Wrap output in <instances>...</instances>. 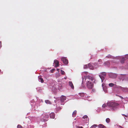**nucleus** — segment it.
<instances>
[{
  "label": "nucleus",
  "instance_id": "54",
  "mask_svg": "<svg viewBox=\"0 0 128 128\" xmlns=\"http://www.w3.org/2000/svg\"><path fill=\"white\" fill-rule=\"evenodd\" d=\"M31 105L32 106V104H31Z\"/></svg>",
  "mask_w": 128,
  "mask_h": 128
},
{
  "label": "nucleus",
  "instance_id": "21",
  "mask_svg": "<svg viewBox=\"0 0 128 128\" xmlns=\"http://www.w3.org/2000/svg\"><path fill=\"white\" fill-rule=\"evenodd\" d=\"M69 85L72 89H74V86L72 82L70 81L69 82Z\"/></svg>",
  "mask_w": 128,
  "mask_h": 128
},
{
  "label": "nucleus",
  "instance_id": "9",
  "mask_svg": "<svg viewBox=\"0 0 128 128\" xmlns=\"http://www.w3.org/2000/svg\"><path fill=\"white\" fill-rule=\"evenodd\" d=\"M61 60L62 61L64 64L65 65H67L68 63V60L66 58V57H62L61 58Z\"/></svg>",
  "mask_w": 128,
  "mask_h": 128
},
{
  "label": "nucleus",
  "instance_id": "50",
  "mask_svg": "<svg viewBox=\"0 0 128 128\" xmlns=\"http://www.w3.org/2000/svg\"><path fill=\"white\" fill-rule=\"evenodd\" d=\"M67 77L66 76L64 78L65 79H66L67 78Z\"/></svg>",
  "mask_w": 128,
  "mask_h": 128
},
{
  "label": "nucleus",
  "instance_id": "53",
  "mask_svg": "<svg viewBox=\"0 0 128 128\" xmlns=\"http://www.w3.org/2000/svg\"><path fill=\"white\" fill-rule=\"evenodd\" d=\"M122 115H124L126 117V116H126V115H124V114H122Z\"/></svg>",
  "mask_w": 128,
  "mask_h": 128
},
{
  "label": "nucleus",
  "instance_id": "49",
  "mask_svg": "<svg viewBox=\"0 0 128 128\" xmlns=\"http://www.w3.org/2000/svg\"><path fill=\"white\" fill-rule=\"evenodd\" d=\"M39 101L41 102H43L42 100H39Z\"/></svg>",
  "mask_w": 128,
  "mask_h": 128
},
{
  "label": "nucleus",
  "instance_id": "5",
  "mask_svg": "<svg viewBox=\"0 0 128 128\" xmlns=\"http://www.w3.org/2000/svg\"><path fill=\"white\" fill-rule=\"evenodd\" d=\"M36 99L38 102H34L32 106V109L34 110H36L38 109V107L40 105L38 102V98H36Z\"/></svg>",
  "mask_w": 128,
  "mask_h": 128
},
{
  "label": "nucleus",
  "instance_id": "18",
  "mask_svg": "<svg viewBox=\"0 0 128 128\" xmlns=\"http://www.w3.org/2000/svg\"><path fill=\"white\" fill-rule=\"evenodd\" d=\"M92 64H93L95 69L96 68L99 67L100 66L99 65V64L98 63H93Z\"/></svg>",
  "mask_w": 128,
  "mask_h": 128
},
{
  "label": "nucleus",
  "instance_id": "3",
  "mask_svg": "<svg viewBox=\"0 0 128 128\" xmlns=\"http://www.w3.org/2000/svg\"><path fill=\"white\" fill-rule=\"evenodd\" d=\"M66 97L64 96H62L60 98H57L56 100H55L54 101L55 102H56L57 101L58 102H60L61 105H64V101L66 100Z\"/></svg>",
  "mask_w": 128,
  "mask_h": 128
},
{
  "label": "nucleus",
  "instance_id": "37",
  "mask_svg": "<svg viewBox=\"0 0 128 128\" xmlns=\"http://www.w3.org/2000/svg\"><path fill=\"white\" fill-rule=\"evenodd\" d=\"M88 66L86 64V65H85L84 66V68L86 69V68H88Z\"/></svg>",
  "mask_w": 128,
  "mask_h": 128
},
{
  "label": "nucleus",
  "instance_id": "36",
  "mask_svg": "<svg viewBox=\"0 0 128 128\" xmlns=\"http://www.w3.org/2000/svg\"><path fill=\"white\" fill-rule=\"evenodd\" d=\"M60 72L61 74L62 75L64 74H65L64 72L62 70H60Z\"/></svg>",
  "mask_w": 128,
  "mask_h": 128
},
{
  "label": "nucleus",
  "instance_id": "47",
  "mask_svg": "<svg viewBox=\"0 0 128 128\" xmlns=\"http://www.w3.org/2000/svg\"><path fill=\"white\" fill-rule=\"evenodd\" d=\"M57 71H58V73H59V69L58 68H57L56 69Z\"/></svg>",
  "mask_w": 128,
  "mask_h": 128
},
{
  "label": "nucleus",
  "instance_id": "48",
  "mask_svg": "<svg viewBox=\"0 0 128 128\" xmlns=\"http://www.w3.org/2000/svg\"><path fill=\"white\" fill-rule=\"evenodd\" d=\"M77 128H83L82 126L80 127V126H78V127H77Z\"/></svg>",
  "mask_w": 128,
  "mask_h": 128
},
{
  "label": "nucleus",
  "instance_id": "23",
  "mask_svg": "<svg viewBox=\"0 0 128 128\" xmlns=\"http://www.w3.org/2000/svg\"><path fill=\"white\" fill-rule=\"evenodd\" d=\"M38 79L39 82H41V83H43L44 82L43 79L42 78L41 76H39L38 77Z\"/></svg>",
  "mask_w": 128,
  "mask_h": 128
},
{
  "label": "nucleus",
  "instance_id": "34",
  "mask_svg": "<svg viewBox=\"0 0 128 128\" xmlns=\"http://www.w3.org/2000/svg\"><path fill=\"white\" fill-rule=\"evenodd\" d=\"M60 76V74L59 73H57L56 74V78H57L59 77Z\"/></svg>",
  "mask_w": 128,
  "mask_h": 128
},
{
  "label": "nucleus",
  "instance_id": "29",
  "mask_svg": "<svg viewBox=\"0 0 128 128\" xmlns=\"http://www.w3.org/2000/svg\"><path fill=\"white\" fill-rule=\"evenodd\" d=\"M45 102L47 104H51L50 102L48 100H46L45 101Z\"/></svg>",
  "mask_w": 128,
  "mask_h": 128
},
{
  "label": "nucleus",
  "instance_id": "19",
  "mask_svg": "<svg viewBox=\"0 0 128 128\" xmlns=\"http://www.w3.org/2000/svg\"><path fill=\"white\" fill-rule=\"evenodd\" d=\"M102 87L103 90H104V92H105V93L107 92L108 91L106 88L104 86V84H102Z\"/></svg>",
  "mask_w": 128,
  "mask_h": 128
},
{
  "label": "nucleus",
  "instance_id": "40",
  "mask_svg": "<svg viewBox=\"0 0 128 128\" xmlns=\"http://www.w3.org/2000/svg\"><path fill=\"white\" fill-rule=\"evenodd\" d=\"M49 75L48 74L47 75L44 76V77L46 78H47L49 77Z\"/></svg>",
  "mask_w": 128,
  "mask_h": 128
},
{
  "label": "nucleus",
  "instance_id": "31",
  "mask_svg": "<svg viewBox=\"0 0 128 128\" xmlns=\"http://www.w3.org/2000/svg\"><path fill=\"white\" fill-rule=\"evenodd\" d=\"M115 84L112 83H110L108 85L110 87H113Z\"/></svg>",
  "mask_w": 128,
  "mask_h": 128
},
{
  "label": "nucleus",
  "instance_id": "24",
  "mask_svg": "<svg viewBox=\"0 0 128 128\" xmlns=\"http://www.w3.org/2000/svg\"><path fill=\"white\" fill-rule=\"evenodd\" d=\"M57 89H58L60 90H61L62 88V86L60 85H59L58 84V85H57Z\"/></svg>",
  "mask_w": 128,
  "mask_h": 128
},
{
  "label": "nucleus",
  "instance_id": "46",
  "mask_svg": "<svg viewBox=\"0 0 128 128\" xmlns=\"http://www.w3.org/2000/svg\"><path fill=\"white\" fill-rule=\"evenodd\" d=\"M3 74V72H1V70H0V74Z\"/></svg>",
  "mask_w": 128,
  "mask_h": 128
},
{
  "label": "nucleus",
  "instance_id": "2",
  "mask_svg": "<svg viewBox=\"0 0 128 128\" xmlns=\"http://www.w3.org/2000/svg\"><path fill=\"white\" fill-rule=\"evenodd\" d=\"M118 104L116 102H110L107 103V106L110 108V110H115L117 108Z\"/></svg>",
  "mask_w": 128,
  "mask_h": 128
},
{
  "label": "nucleus",
  "instance_id": "28",
  "mask_svg": "<svg viewBox=\"0 0 128 128\" xmlns=\"http://www.w3.org/2000/svg\"><path fill=\"white\" fill-rule=\"evenodd\" d=\"M37 90V91L39 92H41L42 91V90L40 88H36Z\"/></svg>",
  "mask_w": 128,
  "mask_h": 128
},
{
  "label": "nucleus",
  "instance_id": "20",
  "mask_svg": "<svg viewBox=\"0 0 128 128\" xmlns=\"http://www.w3.org/2000/svg\"><path fill=\"white\" fill-rule=\"evenodd\" d=\"M50 115L51 118H54L55 114L54 112H51L50 114Z\"/></svg>",
  "mask_w": 128,
  "mask_h": 128
},
{
  "label": "nucleus",
  "instance_id": "13",
  "mask_svg": "<svg viewBox=\"0 0 128 128\" xmlns=\"http://www.w3.org/2000/svg\"><path fill=\"white\" fill-rule=\"evenodd\" d=\"M110 61L108 60L107 61L105 62L104 63L103 65L104 66H107L108 67H109L110 66Z\"/></svg>",
  "mask_w": 128,
  "mask_h": 128
},
{
  "label": "nucleus",
  "instance_id": "4",
  "mask_svg": "<svg viewBox=\"0 0 128 128\" xmlns=\"http://www.w3.org/2000/svg\"><path fill=\"white\" fill-rule=\"evenodd\" d=\"M48 118V115L45 113L42 114L40 116L41 120L42 122H45L46 121Z\"/></svg>",
  "mask_w": 128,
  "mask_h": 128
},
{
  "label": "nucleus",
  "instance_id": "39",
  "mask_svg": "<svg viewBox=\"0 0 128 128\" xmlns=\"http://www.w3.org/2000/svg\"><path fill=\"white\" fill-rule=\"evenodd\" d=\"M17 128H22V126L20 124L18 125Z\"/></svg>",
  "mask_w": 128,
  "mask_h": 128
},
{
  "label": "nucleus",
  "instance_id": "14",
  "mask_svg": "<svg viewBox=\"0 0 128 128\" xmlns=\"http://www.w3.org/2000/svg\"><path fill=\"white\" fill-rule=\"evenodd\" d=\"M93 63H89L88 64V66L89 68L92 70H93L95 69L93 64H92Z\"/></svg>",
  "mask_w": 128,
  "mask_h": 128
},
{
  "label": "nucleus",
  "instance_id": "35",
  "mask_svg": "<svg viewBox=\"0 0 128 128\" xmlns=\"http://www.w3.org/2000/svg\"><path fill=\"white\" fill-rule=\"evenodd\" d=\"M88 74V72H84L82 73V75H84V74L87 75Z\"/></svg>",
  "mask_w": 128,
  "mask_h": 128
},
{
  "label": "nucleus",
  "instance_id": "43",
  "mask_svg": "<svg viewBox=\"0 0 128 128\" xmlns=\"http://www.w3.org/2000/svg\"><path fill=\"white\" fill-rule=\"evenodd\" d=\"M55 70L54 69H53L51 70V72L53 73L54 72V71Z\"/></svg>",
  "mask_w": 128,
  "mask_h": 128
},
{
  "label": "nucleus",
  "instance_id": "51",
  "mask_svg": "<svg viewBox=\"0 0 128 128\" xmlns=\"http://www.w3.org/2000/svg\"><path fill=\"white\" fill-rule=\"evenodd\" d=\"M121 99H124V98H123L122 97V96H121Z\"/></svg>",
  "mask_w": 128,
  "mask_h": 128
},
{
  "label": "nucleus",
  "instance_id": "7",
  "mask_svg": "<svg viewBox=\"0 0 128 128\" xmlns=\"http://www.w3.org/2000/svg\"><path fill=\"white\" fill-rule=\"evenodd\" d=\"M122 56H116V57H114L110 54H108L106 56V58H108L112 59H119L121 58H122Z\"/></svg>",
  "mask_w": 128,
  "mask_h": 128
},
{
  "label": "nucleus",
  "instance_id": "38",
  "mask_svg": "<svg viewBox=\"0 0 128 128\" xmlns=\"http://www.w3.org/2000/svg\"><path fill=\"white\" fill-rule=\"evenodd\" d=\"M128 98L126 97L125 98H124V100H125L126 101H127L128 102Z\"/></svg>",
  "mask_w": 128,
  "mask_h": 128
},
{
  "label": "nucleus",
  "instance_id": "17",
  "mask_svg": "<svg viewBox=\"0 0 128 128\" xmlns=\"http://www.w3.org/2000/svg\"><path fill=\"white\" fill-rule=\"evenodd\" d=\"M86 97L84 98L85 100H86L88 101H90L92 100V98L91 97L89 96L87 94L86 95Z\"/></svg>",
  "mask_w": 128,
  "mask_h": 128
},
{
  "label": "nucleus",
  "instance_id": "15",
  "mask_svg": "<svg viewBox=\"0 0 128 128\" xmlns=\"http://www.w3.org/2000/svg\"><path fill=\"white\" fill-rule=\"evenodd\" d=\"M117 87L124 92H126L128 90V88H123L119 86H118V87Z\"/></svg>",
  "mask_w": 128,
  "mask_h": 128
},
{
  "label": "nucleus",
  "instance_id": "16",
  "mask_svg": "<svg viewBox=\"0 0 128 128\" xmlns=\"http://www.w3.org/2000/svg\"><path fill=\"white\" fill-rule=\"evenodd\" d=\"M54 64H55V66L56 67H57L59 66V62L57 60H55L54 61Z\"/></svg>",
  "mask_w": 128,
  "mask_h": 128
},
{
  "label": "nucleus",
  "instance_id": "8",
  "mask_svg": "<svg viewBox=\"0 0 128 128\" xmlns=\"http://www.w3.org/2000/svg\"><path fill=\"white\" fill-rule=\"evenodd\" d=\"M108 76L110 78L115 79L116 78L117 76V74L112 72H110L108 73Z\"/></svg>",
  "mask_w": 128,
  "mask_h": 128
},
{
  "label": "nucleus",
  "instance_id": "30",
  "mask_svg": "<svg viewBox=\"0 0 128 128\" xmlns=\"http://www.w3.org/2000/svg\"><path fill=\"white\" fill-rule=\"evenodd\" d=\"M97 126V124H94L90 128H95Z\"/></svg>",
  "mask_w": 128,
  "mask_h": 128
},
{
  "label": "nucleus",
  "instance_id": "25",
  "mask_svg": "<svg viewBox=\"0 0 128 128\" xmlns=\"http://www.w3.org/2000/svg\"><path fill=\"white\" fill-rule=\"evenodd\" d=\"M98 127L100 128H106V127L102 124H100L98 126Z\"/></svg>",
  "mask_w": 128,
  "mask_h": 128
},
{
  "label": "nucleus",
  "instance_id": "33",
  "mask_svg": "<svg viewBox=\"0 0 128 128\" xmlns=\"http://www.w3.org/2000/svg\"><path fill=\"white\" fill-rule=\"evenodd\" d=\"M98 62H99L98 64H101L102 63V61L101 59H99L98 60Z\"/></svg>",
  "mask_w": 128,
  "mask_h": 128
},
{
  "label": "nucleus",
  "instance_id": "41",
  "mask_svg": "<svg viewBox=\"0 0 128 128\" xmlns=\"http://www.w3.org/2000/svg\"><path fill=\"white\" fill-rule=\"evenodd\" d=\"M106 107V105L105 104H104L102 105V107L103 108H105Z\"/></svg>",
  "mask_w": 128,
  "mask_h": 128
},
{
  "label": "nucleus",
  "instance_id": "52",
  "mask_svg": "<svg viewBox=\"0 0 128 128\" xmlns=\"http://www.w3.org/2000/svg\"><path fill=\"white\" fill-rule=\"evenodd\" d=\"M119 126L120 128H122L120 126Z\"/></svg>",
  "mask_w": 128,
  "mask_h": 128
},
{
  "label": "nucleus",
  "instance_id": "11",
  "mask_svg": "<svg viewBox=\"0 0 128 128\" xmlns=\"http://www.w3.org/2000/svg\"><path fill=\"white\" fill-rule=\"evenodd\" d=\"M126 59H128V54H126L124 56H122L121 60V63H123L124 61Z\"/></svg>",
  "mask_w": 128,
  "mask_h": 128
},
{
  "label": "nucleus",
  "instance_id": "6",
  "mask_svg": "<svg viewBox=\"0 0 128 128\" xmlns=\"http://www.w3.org/2000/svg\"><path fill=\"white\" fill-rule=\"evenodd\" d=\"M106 73L105 72H101L99 75V76L102 82H103L104 80V77L106 76Z\"/></svg>",
  "mask_w": 128,
  "mask_h": 128
},
{
  "label": "nucleus",
  "instance_id": "45",
  "mask_svg": "<svg viewBox=\"0 0 128 128\" xmlns=\"http://www.w3.org/2000/svg\"><path fill=\"white\" fill-rule=\"evenodd\" d=\"M2 47V42L1 41L0 42V48Z\"/></svg>",
  "mask_w": 128,
  "mask_h": 128
},
{
  "label": "nucleus",
  "instance_id": "27",
  "mask_svg": "<svg viewBox=\"0 0 128 128\" xmlns=\"http://www.w3.org/2000/svg\"><path fill=\"white\" fill-rule=\"evenodd\" d=\"M88 116L86 115H85L82 118H83L85 119V120H86L87 121L88 120Z\"/></svg>",
  "mask_w": 128,
  "mask_h": 128
},
{
  "label": "nucleus",
  "instance_id": "1",
  "mask_svg": "<svg viewBox=\"0 0 128 128\" xmlns=\"http://www.w3.org/2000/svg\"><path fill=\"white\" fill-rule=\"evenodd\" d=\"M82 86L84 88V84H86L87 88L89 89H92L94 86L92 82L94 80V78L92 76L89 75L84 76V78L82 77Z\"/></svg>",
  "mask_w": 128,
  "mask_h": 128
},
{
  "label": "nucleus",
  "instance_id": "26",
  "mask_svg": "<svg viewBox=\"0 0 128 128\" xmlns=\"http://www.w3.org/2000/svg\"><path fill=\"white\" fill-rule=\"evenodd\" d=\"M76 113V110H75L73 112L72 114V116L73 117H75V116Z\"/></svg>",
  "mask_w": 128,
  "mask_h": 128
},
{
  "label": "nucleus",
  "instance_id": "44",
  "mask_svg": "<svg viewBox=\"0 0 128 128\" xmlns=\"http://www.w3.org/2000/svg\"><path fill=\"white\" fill-rule=\"evenodd\" d=\"M95 90L94 89H93L92 90V92H95Z\"/></svg>",
  "mask_w": 128,
  "mask_h": 128
},
{
  "label": "nucleus",
  "instance_id": "10",
  "mask_svg": "<svg viewBox=\"0 0 128 128\" xmlns=\"http://www.w3.org/2000/svg\"><path fill=\"white\" fill-rule=\"evenodd\" d=\"M57 85L58 84H52V90L53 92H54L57 89Z\"/></svg>",
  "mask_w": 128,
  "mask_h": 128
},
{
  "label": "nucleus",
  "instance_id": "32",
  "mask_svg": "<svg viewBox=\"0 0 128 128\" xmlns=\"http://www.w3.org/2000/svg\"><path fill=\"white\" fill-rule=\"evenodd\" d=\"M106 122L107 123H109L110 121V120L109 118H107L106 119Z\"/></svg>",
  "mask_w": 128,
  "mask_h": 128
},
{
  "label": "nucleus",
  "instance_id": "22",
  "mask_svg": "<svg viewBox=\"0 0 128 128\" xmlns=\"http://www.w3.org/2000/svg\"><path fill=\"white\" fill-rule=\"evenodd\" d=\"M80 98V96L78 95H75L72 98L73 99H79Z\"/></svg>",
  "mask_w": 128,
  "mask_h": 128
},
{
  "label": "nucleus",
  "instance_id": "42",
  "mask_svg": "<svg viewBox=\"0 0 128 128\" xmlns=\"http://www.w3.org/2000/svg\"><path fill=\"white\" fill-rule=\"evenodd\" d=\"M61 109V108L60 107H58L56 108V109L58 110H60Z\"/></svg>",
  "mask_w": 128,
  "mask_h": 128
},
{
  "label": "nucleus",
  "instance_id": "12",
  "mask_svg": "<svg viewBox=\"0 0 128 128\" xmlns=\"http://www.w3.org/2000/svg\"><path fill=\"white\" fill-rule=\"evenodd\" d=\"M78 95L80 97V98L82 97V99L84 100V98H86V94L84 93H79L78 94Z\"/></svg>",
  "mask_w": 128,
  "mask_h": 128
}]
</instances>
